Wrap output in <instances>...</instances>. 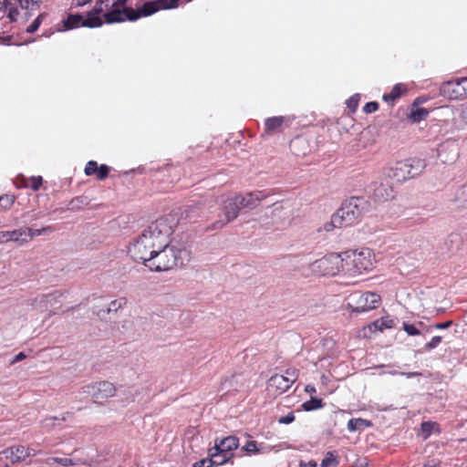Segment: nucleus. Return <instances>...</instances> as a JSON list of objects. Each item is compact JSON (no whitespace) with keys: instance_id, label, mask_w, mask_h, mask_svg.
Returning a JSON list of instances; mask_svg holds the SVG:
<instances>
[{"instance_id":"f257e3e1","label":"nucleus","mask_w":467,"mask_h":467,"mask_svg":"<svg viewBox=\"0 0 467 467\" xmlns=\"http://www.w3.org/2000/svg\"><path fill=\"white\" fill-rule=\"evenodd\" d=\"M127 0H98L96 5L86 18L80 15H68L58 30H69L79 26L98 27L102 26L101 17L106 23H119L136 20L139 16H130L126 9Z\"/></svg>"},{"instance_id":"f03ea898","label":"nucleus","mask_w":467,"mask_h":467,"mask_svg":"<svg viewBox=\"0 0 467 467\" xmlns=\"http://www.w3.org/2000/svg\"><path fill=\"white\" fill-rule=\"evenodd\" d=\"M174 219L164 216L151 222L129 246V254L136 262L146 260L155 250L170 244L173 232Z\"/></svg>"},{"instance_id":"7ed1b4c3","label":"nucleus","mask_w":467,"mask_h":467,"mask_svg":"<svg viewBox=\"0 0 467 467\" xmlns=\"http://www.w3.org/2000/svg\"><path fill=\"white\" fill-rule=\"evenodd\" d=\"M186 250H180L169 244L160 250H155L146 260L140 261L151 271H167L177 265H182L187 257Z\"/></svg>"},{"instance_id":"20e7f679","label":"nucleus","mask_w":467,"mask_h":467,"mask_svg":"<svg viewBox=\"0 0 467 467\" xmlns=\"http://www.w3.org/2000/svg\"><path fill=\"white\" fill-rule=\"evenodd\" d=\"M369 204L363 198L352 197L342 203L334 213V223L344 227L357 223L368 211Z\"/></svg>"},{"instance_id":"39448f33","label":"nucleus","mask_w":467,"mask_h":467,"mask_svg":"<svg viewBox=\"0 0 467 467\" xmlns=\"http://www.w3.org/2000/svg\"><path fill=\"white\" fill-rule=\"evenodd\" d=\"M345 275L357 276L374 268L375 255L369 248L344 253Z\"/></svg>"},{"instance_id":"423d86ee","label":"nucleus","mask_w":467,"mask_h":467,"mask_svg":"<svg viewBox=\"0 0 467 467\" xmlns=\"http://www.w3.org/2000/svg\"><path fill=\"white\" fill-rule=\"evenodd\" d=\"M423 168V161L419 159L398 161L382 169V178L401 182L419 175Z\"/></svg>"},{"instance_id":"0eeeda50","label":"nucleus","mask_w":467,"mask_h":467,"mask_svg":"<svg viewBox=\"0 0 467 467\" xmlns=\"http://www.w3.org/2000/svg\"><path fill=\"white\" fill-rule=\"evenodd\" d=\"M313 273L323 275H336L342 273L345 275L344 253L330 254L311 264Z\"/></svg>"},{"instance_id":"6e6552de","label":"nucleus","mask_w":467,"mask_h":467,"mask_svg":"<svg viewBox=\"0 0 467 467\" xmlns=\"http://www.w3.org/2000/svg\"><path fill=\"white\" fill-rule=\"evenodd\" d=\"M42 0H0V11L6 13L10 21H16L20 16V10H24L25 16L30 15L31 11L40 8Z\"/></svg>"},{"instance_id":"1a4fd4ad","label":"nucleus","mask_w":467,"mask_h":467,"mask_svg":"<svg viewBox=\"0 0 467 467\" xmlns=\"http://www.w3.org/2000/svg\"><path fill=\"white\" fill-rule=\"evenodd\" d=\"M298 370L288 368L285 375H274L267 382V392L270 396L276 397L289 389L291 385L297 379Z\"/></svg>"},{"instance_id":"9d476101","label":"nucleus","mask_w":467,"mask_h":467,"mask_svg":"<svg viewBox=\"0 0 467 467\" xmlns=\"http://www.w3.org/2000/svg\"><path fill=\"white\" fill-rule=\"evenodd\" d=\"M380 296L372 292L357 293L350 296L348 306L356 313H363L377 308Z\"/></svg>"},{"instance_id":"9b49d317","label":"nucleus","mask_w":467,"mask_h":467,"mask_svg":"<svg viewBox=\"0 0 467 467\" xmlns=\"http://www.w3.org/2000/svg\"><path fill=\"white\" fill-rule=\"evenodd\" d=\"M179 1L180 0H155L152 2H148L145 3L141 8L138 10L137 13H135L132 9H129L127 6L126 9L128 10L130 16H139L136 18L138 19L140 16H150L161 9L175 8L178 6Z\"/></svg>"},{"instance_id":"f8f14e48","label":"nucleus","mask_w":467,"mask_h":467,"mask_svg":"<svg viewBox=\"0 0 467 467\" xmlns=\"http://www.w3.org/2000/svg\"><path fill=\"white\" fill-rule=\"evenodd\" d=\"M241 209H243V206L239 202L237 194L234 197L228 198L223 207V213L224 218L215 222L213 225V228L220 229L225 224L236 219Z\"/></svg>"},{"instance_id":"ddd939ff","label":"nucleus","mask_w":467,"mask_h":467,"mask_svg":"<svg viewBox=\"0 0 467 467\" xmlns=\"http://www.w3.org/2000/svg\"><path fill=\"white\" fill-rule=\"evenodd\" d=\"M117 389L109 381H99L89 384L84 388V392L96 400H104L115 396Z\"/></svg>"},{"instance_id":"4468645a","label":"nucleus","mask_w":467,"mask_h":467,"mask_svg":"<svg viewBox=\"0 0 467 467\" xmlns=\"http://www.w3.org/2000/svg\"><path fill=\"white\" fill-rule=\"evenodd\" d=\"M373 196L379 202L389 201L394 198L393 182L390 179H383L382 171L377 181L372 183Z\"/></svg>"},{"instance_id":"2eb2a0df","label":"nucleus","mask_w":467,"mask_h":467,"mask_svg":"<svg viewBox=\"0 0 467 467\" xmlns=\"http://www.w3.org/2000/svg\"><path fill=\"white\" fill-rule=\"evenodd\" d=\"M285 448H291L288 444H278V445H264L262 443H258L257 441L251 440L248 441L244 446L242 447V451H244L247 455L252 454H260V453H269L272 451H279Z\"/></svg>"},{"instance_id":"dca6fc26","label":"nucleus","mask_w":467,"mask_h":467,"mask_svg":"<svg viewBox=\"0 0 467 467\" xmlns=\"http://www.w3.org/2000/svg\"><path fill=\"white\" fill-rule=\"evenodd\" d=\"M441 93L450 99H462L465 98L459 78L444 82L441 87Z\"/></svg>"},{"instance_id":"f3484780","label":"nucleus","mask_w":467,"mask_h":467,"mask_svg":"<svg viewBox=\"0 0 467 467\" xmlns=\"http://www.w3.org/2000/svg\"><path fill=\"white\" fill-rule=\"evenodd\" d=\"M239 202L243 209L253 210L256 208L262 201H264L268 194L263 191H255L246 193L245 195L237 194Z\"/></svg>"},{"instance_id":"a211bd4d","label":"nucleus","mask_w":467,"mask_h":467,"mask_svg":"<svg viewBox=\"0 0 467 467\" xmlns=\"http://www.w3.org/2000/svg\"><path fill=\"white\" fill-rule=\"evenodd\" d=\"M10 241L16 242L19 245L26 244V228L21 227L14 231L0 232V244Z\"/></svg>"},{"instance_id":"6ab92c4d","label":"nucleus","mask_w":467,"mask_h":467,"mask_svg":"<svg viewBox=\"0 0 467 467\" xmlns=\"http://www.w3.org/2000/svg\"><path fill=\"white\" fill-rule=\"evenodd\" d=\"M30 452L29 447L16 446L11 447L4 451L5 457L11 461L12 463L19 462L28 458Z\"/></svg>"},{"instance_id":"aec40b11","label":"nucleus","mask_w":467,"mask_h":467,"mask_svg":"<svg viewBox=\"0 0 467 467\" xmlns=\"http://www.w3.org/2000/svg\"><path fill=\"white\" fill-rule=\"evenodd\" d=\"M208 455H209L212 466L223 465V463H225L229 460H231L233 457V453H226V452L221 451L215 445L213 448L209 449Z\"/></svg>"},{"instance_id":"412c9836","label":"nucleus","mask_w":467,"mask_h":467,"mask_svg":"<svg viewBox=\"0 0 467 467\" xmlns=\"http://www.w3.org/2000/svg\"><path fill=\"white\" fill-rule=\"evenodd\" d=\"M214 445L226 453H232L239 446V439L235 436H228L223 439H215Z\"/></svg>"},{"instance_id":"4be33fe9","label":"nucleus","mask_w":467,"mask_h":467,"mask_svg":"<svg viewBox=\"0 0 467 467\" xmlns=\"http://www.w3.org/2000/svg\"><path fill=\"white\" fill-rule=\"evenodd\" d=\"M185 219L190 222H195L203 214V203L198 202L190 205H187L183 211Z\"/></svg>"},{"instance_id":"5701e85b","label":"nucleus","mask_w":467,"mask_h":467,"mask_svg":"<svg viewBox=\"0 0 467 467\" xmlns=\"http://www.w3.org/2000/svg\"><path fill=\"white\" fill-rule=\"evenodd\" d=\"M284 117H272L265 119V134L272 135L281 130L284 123Z\"/></svg>"},{"instance_id":"b1692460","label":"nucleus","mask_w":467,"mask_h":467,"mask_svg":"<svg viewBox=\"0 0 467 467\" xmlns=\"http://www.w3.org/2000/svg\"><path fill=\"white\" fill-rule=\"evenodd\" d=\"M51 295H40L31 300L32 309L44 312L47 310V305L51 299Z\"/></svg>"},{"instance_id":"393cba45","label":"nucleus","mask_w":467,"mask_h":467,"mask_svg":"<svg viewBox=\"0 0 467 467\" xmlns=\"http://www.w3.org/2000/svg\"><path fill=\"white\" fill-rule=\"evenodd\" d=\"M395 325L394 319L390 318L389 316L383 317L375 320L370 326L369 328H374L375 330L383 331L384 329L391 328Z\"/></svg>"},{"instance_id":"a878e982","label":"nucleus","mask_w":467,"mask_h":467,"mask_svg":"<svg viewBox=\"0 0 467 467\" xmlns=\"http://www.w3.org/2000/svg\"><path fill=\"white\" fill-rule=\"evenodd\" d=\"M429 115V111L424 108H412L408 119L412 122H420L422 119H425Z\"/></svg>"},{"instance_id":"bb28decb","label":"nucleus","mask_w":467,"mask_h":467,"mask_svg":"<svg viewBox=\"0 0 467 467\" xmlns=\"http://www.w3.org/2000/svg\"><path fill=\"white\" fill-rule=\"evenodd\" d=\"M26 228V243L31 241L34 237L39 236L44 234L52 233L54 231V228L51 225H47L45 227H42L41 229L34 230L30 227H25Z\"/></svg>"},{"instance_id":"cd10ccee","label":"nucleus","mask_w":467,"mask_h":467,"mask_svg":"<svg viewBox=\"0 0 467 467\" xmlns=\"http://www.w3.org/2000/svg\"><path fill=\"white\" fill-rule=\"evenodd\" d=\"M127 303H128V300L126 299V297H119V298L114 299L111 302H109V304L108 305V306L104 312H106L107 314H111V313L115 314L119 309L124 308V306L127 305Z\"/></svg>"},{"instance_id":"c85d7f7f","label":"nucleus","mask_w":467,"mask_h":467,"mask_svg":"<svg viewBox=\"0 0 467 467\" xmlns=\"http://www.w3.org/2000/svg\"><path fill=\"white\" fill-rule=\"evenodd\" d=\"M405 90L406 88L401 84H397L389 94L383 96V99L385 101H394L396 99L400 98L401 93Z\"/></svg>"},{"instance_id":"c756f323","label":"nucleus","mask_w":467,"mask_h":467,"mask_svg":"<svg viewBox=\"0 0 467 467\" xmlns=\"http://www.w3.org/2000/svg\"><path fill=\"white\" fill-rule=\"evenodd\" d=\"M306 144V140L304 138L297 137L292 140L290 142V149L292 152L296 155H305V151L300 150V147Z\"/></svg>"},{"instance_id":"7c9ffc66","label":"nucleus","mask_w":467,"mask_h":467,"mask_svg":"<svg viewBox=\"0 0 467 467\" xmlns=\"http://www.w3.org/2000/svg\"><path fill=\"white\" fill-rule=\"evenodd\" d=\"M302 407L306 411L321 409L323 407L322 400L311 398L309 400L304 402Z\"/></svg>"},{"instance_id":"2f4dec72","label":"nucleus","mask_w":467,"mask_h":467,"mask_svg":"<svg viewBox=\"0 0 467 467\" xmlns=\"http://www.w3.org/2000/svg\"><path fill=\"white\" fill-rule=\"evenodd\" d=\"M337 464L338 461L334 451H327L320 465L321 467H329L331 465L337 466Z\"/></svg>"},{"instance_id":"473e14b6","label":"nucleus","mask_w":467,"mask_h":467,"mask_svg":"<svg viewBox=\"0 0 467 467\" xmlns=\"http://www.w3.org/2000/svg\"><path fill=\"white\" fill-rule=\"evenodd\" d=\"M47 16L46 13H41L37 16V17L27 26L26 32L27 33H34L36 32L40 25L42 24L43 19Z\"/></svg>"},{"instance_id":"72a5a7b5","label":"nucleus","mask_w":467,"mask_h":467,"mask_svg":"<svg viewBox=\"0 0 467 467\" xmlns=\"http://www.w3.org/2000/svg\"><path fill=\"white\" fill-rule=\"evenodd\" d=\"M363 425H369V423L362 419H351L348 422V429L349 431H355Z\"/></svg>"},{"instance_id":"f704fd0d","label":"nucleus","mask_w":467,"mask_h":467,"mask_svg":"<svg viewBox=\"0 0 467 467\" xmlns=\"http://www.w3.org/2000/svg\"><path fill=\"white\" fill-rule=\"evenodd\" d=\"M15 197L13 195H4L0 197V211L8 210L14 203Z\"/></svg>"},{"instance_id":"c9c22d12","label":"nucleus","mask_w":467,"mask_h":467,"mask_svg":"<svg viewBox=\"0 0 467 467\" xmlns=\"http://www.w3.org/2000/svg\"><path fill=\"white\" fill-rule=\"evenodd\" d=\"M436 427V423L431 421H425L421 423V436L426 440Z\"/></svg>"},{"instance_id":"e433bc0d","label":"nucleus","mask_w":467,"mask_h":467,"mask_svg":"<svg viewBox=\"0 0 467 467\" xmlns=\"http://www.w3.org/2000/svg\"><path fill=\"white\" fill-rule=\"evenodd\" d=\"M109 171V168L107 165L102 164L99 167H98L96 176L99 180H104L105 178L108 177Z\"/></svg>"},{"instance_id":"4c0bfd02","label":"nucleus","mask_w":467,"mask_h":467,"mask_svg":"<svg viewBox=\"0 0 467 467\" xmlns=\"http://www.w3.org/2000/svg\"><path fill=\"white\" fill-rule=\"evenodd\" d=\"M98 170V163L95 161H89L85 167V174L89 176L96 174Z\"/></svg>"},{"instance_id":"58836bf2","label":"nucleus","mask_w":467,"mask_h":467,"mask_svg":"<svg viewBox=\"0 0 467 467\" xmlns=\"http://www.w3.org/2000/svg\"><path fill=\"white\" fill-rule=\"evenodd\" d=\"M441 336H435L433 337L430 342H428L426 345H425V349L427 350H431L435 348H437L441 342Z\"/></svg>"},{"instance_id":"ea45409f","label":"nucleus","mask_w":467,"mask_h":467,"mask_svg":"<svg viewBox=\"0 0 467 467\" xmlns=\"http://www.w3.org/2000/svg\"><path fill=\"white\" fill-rule=\"evenodd\" d=\"M50 461L54 462H57L62 466H72V465H75L76 463L69 458H57V457H55V458H51Z\"/></svg>"},{"instance_id":"a19ab883","label":"nucleus","mask_w":467,"mask_h":467,"mask_svg":"<svg viewBox=\"0 0 467 467\" xmlns=\"http://www.w3.org/2000/svg\"><path fill=\"white\" fill-rule=\"evenodd\" d=\"M42 182H43V179L41 176L31 177L30 188L33 191H37L40 188V186L42 185Z\"/></svg>"},{"instance_id":"79ce46f5","label":"nucleus","mask_w":467,"mask_h":467,"mask_svg":"<svg viewBox=\"0 0 467 467\" xmlns=\"http://www.w3.org/2000/svg\"><path fill=\"white\" fill-rule=\"evenodd\" d=\"M85 199L83 197H76L71 200L69 205L71 209H80L83 205H85Z\"/></svg>"},{"instance_id":"37998d69","label":"nucleus","mask_w":467,"mask_h":467,"mask_svg":"<svg viewBox=\"0 0 467 467\" xmlns=\"http://www.w3.org/2000/svg\"><path fill=\"white\" fill-rule=\"evenodd\" d=\"M403 328L410 336H416L420 334V331L414 325L403 323Z\"/></svg>"},{"instance_id":"c03bdc74","label":"nucleus","mask_w":467,"mask_h":467,"mask_svg":"<svg viewBox=\"0 0 467 467\" xmlns=\"http://www.w3.org/2000/svg\"><path fill=\"white\" fill-rule=\"evenodd\" d=\"M295 420V415L292 412L279 418L278 422L281 424H289Z\"/></svg>"},{"instance_id":"a18cd8bd","label":"nucleus","mask_w":467,"mask_h":467,"mask_svg":"<svg viewBox=\"0 0 467 467\" xmlns=\"http://www.w3.org/2000/svg\"><path fill=\"white\" fill-rule=\"evenodd\" d=\"M334 222V214L332 215L330 222H327L324 224L323 228L325 231L329 232L332 231L334 228H342L344 225H337L333 223Z\"/></svg>"},{"instance_id":"49530a36","label":"nucleus","mask_w":467,"mask_h":467,"mask_svg":"<svg viewBox=\"0 0 467 467\" xmlns=\"http://www.w3.org/2000/svg\"><path fill=\"white\" fill-rule=\"evenodd\" d=\"M379 109V104L377 102H368L364 107V111L366 113L375 112Z\"/></svg>"},{"instance_id":"de8ad7c7","label":"nucleus","mask_w":467,"mask_h":467,"mask_svg":"<svg viewBox=\"0 0 467 467\" xmlns=\"http://www.w3.org/2000/svg\"><path fill=\"white\" fill-rule=\"evenodd\" d=\"M460 110V119L462 121H463L465 124H467V103L461 106L459 109Z\"/></svg>"},{"instance_id":"09e8293b","label":"nucleus","mask_w":467,"mask_h":467,"mask_svg":"<svg viewBox=\"0 0 467 467\" xmlns=\"http://www.w3.org/2000/svg\"><path fill=\"white\" fill-rule=\"evenodd\" d=\"M192 467H213V466L210 462V458H208V459H202V460L196 462Z\"/></svg>"},{"instance_id":"8fccbe9b","label":"nucleus","mask_w":467,"mask_h":467,"mask_svg":"<svg viewBox=\"0 0 467 467\" xmlns=\"http://www.w3.org/2000/svg\"><path fill=\"white\" fill-rule=\"evenodd\" d=\"M452 325V321H446L443 323H436L433 325V327L436 329H447Z\"/></svg>"},{"instance_id":"3c124183","label":"nucleus","mask_w":467,"mask_h":467,"mask_svg":"<svg viewBox=\"0 0 467 467\" xmlns=\"http://www.w3.org/2000/svg\"><path fill=\"white\" fill-rule=\"evenodd\" d=\"M391 374L393 375H396V374H400L402 376H405L407 378H412V377H417V376H420L421 373L420 372H398V371H394V372H391Z\"/></svg>"},{"instance_id":"603ef678","label":"nucleus","mask_w":467,"mask_h":467,"mask_svg":"<svg viewBox=\"0 0 467 467\" xmlns=\"http://www.w3.org/2000/svg\"><path fill=\"white\" fill-rule=\"evenodd\" d=\"M459 80L461 82L463 94H464L465 98H467V77L466 78H459Z\"/></svg>"},{"instance_id":"864d4df0","label":"nucleus","mask_w":467,"mask_h":467,"mask_svg":"<svg viewBox=\"0 0 467 467\" xmlns=\"http://www.w3.org/2000/svg\"><path fill=\"white\" fill-rule=\"evenodd\" d=\"M26 358V355L23 352H19L17 355H16L12 360V364L19 362Z\"/></svg>"},{"instance_id":"5fc2aeb1","label":"nucleus","mask_w":467,"mask_h":467,"mask_svg":"<svg viewBox=\"0 0 467 467\" xmlns=\"http://www.w3.org/2000/svg\"><path fill=\"white\" fill-rule=\"evenodd\" d=\"M56 420H57V417H50L44 420V424L45 426H54Z\"/></svg>"},{"instance_id":"6e6d98bb","label":"nucleus","mask_w":467,"mask_h":467,"mask_svg":"<svg viewBox=\"0 0 467 467\" xmlns=\"http://www.w3.org/2000/svg\"><path fill=\"white\" fill-rule=\"evenodd\" d=\"M317 462L315 461H309L308 462H300V467H317Z\"/></svg>"},{"instance_id":"4d7b16f0","label":"nucleus","mask_w":467,"mask_h":467,"mask_svg":"<svg viewBox=\"0 0 467 467\" xmlns=\"http://www.w3.org/2000/svg\"><path fill=\"white\" fill-rule=\"evenodd\" d=\"M92 0H74L76 5L78 6H83L87 5L88 3H90Z\"/></svg>"},{"instance_id":"13d9d810","label":"nucleus","mask_w":467,"mask_h":467,"mask_svg":"<svg viewBox=\"0 0 467 467\" xmlns=\"http://www.w3.org/2000/svg\"><path fill=\"white\" fill-rule=\"evenodd\" d=\"M305 390L308 393H315L316 392V389L315 387L311 386V385H307L305 389Z\"/></svg>"},{"instance_id":"bf43d9fd","label":"nucleus","mask_w":467,"mask_h":467,"mask_svg":"<svg viewBox=\"0 0 467 467\" xmlns=\"http://www.w3.org/2000/svg\"><path fill=\"white\" fill-rule=\"evenodd\" d=\"M30 452L28 453V457L35 456L36 451L34 449L29 448Z\"/></svg>"},{"instance_id":"052dcab7","label":"nucleus","mask_w":467,"mask_h":467,"mask_svg":"<svg viewBox=\"0 0 467 467\" xmlns=\"http://www.w3.org/2000/svg\"><path fill=\"white\" fill-rule=\"evenodd\" d=\"M349 102H350L351 104H357V101H353V99H349Z\"/></svg>"},{"instance_id":"680f3d73","label":"nucleus","mask_w":467,"mask_h":467,"mask_svg":"<svg viewBox=\"0 0 467 467\" xmlns=\"http://www.w3.org/2000/svg\"><path fill=\"white\" fill-rule=\"evenodd\" d=\"M349 102H350L351 104H357V101H353V99H349Z\"/></svg>"},{"instance_id":"e2e57ef3","label":"nucleus","mask_w":467,"mask_h":467,"mask_svg":"<svg viewBox=\"0 0 467 467\" xmlns=\"http://www.w3.org/2000/svg\"><path fill=\"white\" fill-rule=\"evenodd\" d=\"M349 102H350L351 104H357V101H353V99H349Z\"/></svg>"},{"instance_id":"0e129e2a","label":"nucleus","mask_w":467,"mask_h":467,"mask_svg":"<svg viewBox=\"0 0 467 467\" xmlns=\"http://www.w3.org/2000/svg\"><path fill=\"white\" fill-rule=\"evenodd\" d=\"M464 192H467V187L464 189Z\"/></svg>"}]
</instances>
